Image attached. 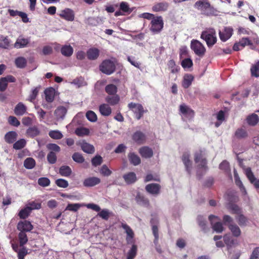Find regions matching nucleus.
I'll use <instances>...</instances> for the list:
<instances>
[{"label": "nucleus", "mask_w": 259, "mask_h": 259, "mask_svg": "<svg viewBox=\"0 0 259 259\" xmlns=\"http://www.w3.org/2000/svg\"><path fill=\"white\" fill-rule=\"evenodd\" d=\"M201 38L204 40L208 47H212L217 42L216 33L214 29H210L202 32Z\"/></svg>", "instance_id": "nucleus-1"}, {"label": "nucleus", "mask_w": 259, "mask_h": 259, "mask_svg": "<svg viewBox=\"0 0 259 259\" xmlns=\"http://www.w3.org/2000/svg\"><path fill=\"white\" fill-rule=\"evenodd\" d=\"M100 70L107 74L110 75L114 72L115 70V64L114 62L111 60L106 59L104 60L100 64Z\"/></svg>", "instance_id": "nucleus-2"}, {"label": "nucleus", "mask_w": 259, "mask_h": 259, "mask_svg": "<svg viewBox=\"0 0 259 259\" xmlns=\"http://www.w3.org/2000/svg\"><path fill=\"white\" fill-rule=\"evenodd\" d=\"M191 49L194 53L199 57H203L205 53L206 49L204 45L199 40L193 39L191 42Z\"/></svg>", "instance_id": "nucleus-3"}, {"label": "nucleus", "mask_w": 259, "mask_h": 259, "mask_svg": "<svg viewBox=\"0 0 259 259\" xmlns=\"http://www.w3.org/2000/svg\"><path fill=\"white\" fill-rule=\"evenodd\" d=\"M68 108L64 106H59L54 112L55 123L63 120L67 113Z\"/></svg>", "instance_id": "nucleus-4"}, {"label": "nucleus", "mask_w": 259, "mask_h": 259, "mask_svg": "<svg viewBox=\"0 0 259 259\" xmlns=\"http://www.w3.org/2000/svg\"><path fill=\"white\" fill-rule=\"evenodd\" d=\"M150 30L153 33L159 32L163 27V22L161 16H157L153 18L151 22Z\"/></svg>", "instance_id": "nucleus-5"}, {"label": "nucleus", "mask_w": 259, "mask_h": 259, "mask_svg": "<svg viewBox=\"0 0 259 259\" xmlns=\"http://www.w3.org/2000/svg\"><path fill=\"white\" fill-rule=\"evenodd\" d=\"M208 219L214 231L218 233L223 231L224 227L222 223L219 222L220 219L219 217L214 215H210Z\"/></svg>", "instance_id": "nucleus-6"}, {"label": "nucleus", "mask_w": 259, "mask_h": 259, "mask_svg": "<svg viewBox=\"0 0 259 259\" xmlns=\"http://www.w3.org/2000/svg\"><path fill=\"white\" fill-rule=\"evenodd\" d=\"M128 107L135 113L136 118L138 120L140 119L143 116L144 110L142 105L135 103H131L128 104Z\"/></svg>", "instance_id": "nucleus-7"}, {"label": "nucleus", "mask_w": 259, "mask_h": 259, "mask_svg": "<svg viewBox=\"0 0 259 259\" xmlns=\"http://www.w3.org/2000/svg\"><path fill=\"white\" fill-rule=\"evenodd\" d=\"M195 161L198 164L199 168H202L204 170L206 169V161L202 151L195 153Z\"/></svg>", "instance_id": "nucleus-8"}, {"label": "nucleus", "mask_w": 259, "mask_h": 259, "mask_svg": "<svg viewBox=\"0 0 259 259\" xmlns=\"http://www.w3.org/2000/svg\"><path fill=\"white\" fill-rule=\"evenodd\" d=\"M59 15L60 17L67 21H72L74 19V12L71 9L69 8H66L64 10H61L59 12Z\"/></svg>", "instance_id": "nucleus-9"}, {"label": "nucleus", "mask_w": 259, "mask_h": 259, "mask_svg": "<svg viewBox=\"0 0 259 259\" xmlns=\"http://www.w3.org/2000/svg\"><path fill=\"white\" fill-rule=\"evenodd\" d=\"M33 228L31 223L26 220L19 222L17 225V229L21 232H30Z\"/></svg>", "instance_id": "nucleus-10"}, {"label": "nucleus", "mask_w": 259, "mask_h": 259, "mask_svg": "<svg viewBox=\"0 0 259 259\" xmlns=\"http://www.w3.org/2000/svg\"><path fill=\"white\" fill-rule=\"evenodd\" d=\"M121 227L126 234V240L127 243L128 244H134V233L132 229L125 224H122Z\"/></svg>", "instance_id": "nucleus-11"}, {"label": "nucleus", "mask_w": 259, "mask_h": 259, "mask_svg": "<svg viewBox=\"0 0 259 259\" xmlns=\"http://www.w3.org/2000/svg\"><path fill=\"white\" fill-rule=\"evenodd\" d=\"M101 180L98 177H89L84 180L83 185L87 187H91L99 184Z\"/></svg>", "instance_id": "nucleus-12"}, {"label": "nucleus", "mask_w": 259, "mask_h": 259, "mask_svg": "<svg viewBox=\"0 0 259 259\" xmlns=\"http://www.w3.org/2000/svg\"><path fill=\"white\" fill-rule=\"evenodd\" d=\"M233 29L232 28L225 27L223 31H219L220 38L222 41H226L231 37Z\"/></svg>", "instance_id": "nucleus-13"}, {"label": "nucleus", "mask_w": 259, "mask_h": 259, "mask_svg": "<svg viewBox=\"0 0 259 259\" xmlns=\"http://www.w3.org/2000/svg\"><path fill=\"white\" fill-rule=\"evenodd\" d=\"M100 54V50L96 48H91L87 52L88 59L90 60H95L98 59Z\"/></svg>", "instance_id": "nucleus-14"}, {"label": "nucleus", "mask_w": 259, "mask_h": 259, "mask_svg": "<svg viewBox=\"0 0 259 259\" xmlns=\"http://www.w3.org/2000/svg\"><path fill=\"white\" fill-rule=\"evenodd\" d=\"M160 186L158 184L152 183L147 185L146 187V190L152 195H157L159 193Z\"/></svg>", "instance_id": "nucleus-15"}, {"label": "nucleus", "mask_w": 259, "mask_h": 259, "mask_svg": "<svg viewBox=\"0 0 259 259\" xmlns=\"http://www.w3.org/2000/svg\"><path fill=\"white\" fill-rule=\"evenodd\" d=\"M180 111L184 116L191 118L194 116L193 111L185 104L180 106Z\"/></svg>", "instance_id": "nucleus-16"}, {"label": "nucleus", "mask_w": 259, "mask_h": 259, "mask_svg": "<svg viewBox=\"0 0 259 259\" xmlns=\"http://www.w3.org/2000/svg\"><path fill=\"white\" fill-rule=\"evenodd\" d=\"M210 4L206 0H201L197 2L194 7L201 11L204 12L210 8Z\"/></svg>", "instance_id": "nucleus-17"}, {"label": "nucleus", "mask_w": 259, "mask_h": 259, "mask_svg": "<svg viewBox=\"0 0 259 259\" xmlns=\"http://www.w3.org/2000/svg\"><path fill=\"white\" fill-rule=\"evenodd\" d=\"M182 159L186 170L190 174L192 169V162L190 160V155L188 153H185L183 155Z\"/></svg>", "instance_id": "nucleus-18"}, {"label": "nucleus", "mask_w": 259, "mask_h": 259, "mask_svg": "<svg viewBox=\"0 0 259 259\" xmlns=\"http://www.w3.org/2000/svg\"><path fill=\"white\" fill-rule=\"evenodd\" d=\"M139 153L144 158H150L153 155V152L151 148L144 146L139 149Z\"/></svg>", "instance_id": "nucleus-19"}, {"label": "nucleus", "mask_w": 259, "mask_h": 259, "mask_svg": "<svg viewBox=\"0 0 259 259\" xmlns=\"http://www.w3.org/2000/svg\"><path fill=\"white\" fill-rule=\"evenodd\" d=\"M99 111L102 115L108 116L111 114L112 109L108 104H102L99 106Z\"/></svg>", "instance_id": "nucleus-20"}, {"label": "nucleus", "mask_w": 259, "mask_h": 259, "mask_svg": "<svg viewBox=\"0 0 259 259\" xmlns=\"http://www.w3.org/2000/svg\"><path fill=\"white\" fill-rule=\"evenodd\" d=\"M46 100L49 103L52 102L54 100L55 90L52 88L46 89L45 91Z\"/></svg>", "instance_id": "nucleus-21"}, {"label": "nucleus", "mask_w": 259, "mask_h": 259, "mask_svg": "<svg viewBox=\"0 0 259 259\" xmlns=\"http://www.w3.org/2000/svg\"><path fill=\"white\" fill-rule=\"evenodd\" d=\"M168 7V4L166 2H161L155 4L152 7L154 12H161L166 11Z\"/></svg>", "instance_id": "nucleus-22"}, {"label": "nucleus", "mask_w": 259, "mask_h": 259, "mask_svg": "<svg viewBox=\"0 0 259 259\" xmlns=\"http://www.w3.org/2000/svg\"><path fill=\"white\" fill-rule=\"evenodd\" d=\"M228 228L234 237H238L241 235V231L239 226H237L236 224L232 223L229 224Z\"/></svg>", "instance_id": "nucleus-23"}, {"label": "nucleus", "mask_w": 259, "mask_h": 259, "mask_svg": "<svg viewBox=\"0 0 259 259\" xmlns=\"http://www.w3.org/2000/svg\"><path fill=\"white\" fill-rule=\"evenodd\" d=\"M193 79L194 77L192 75L190 74H185L182 81L183 87L185 89L189 88L191 85Z\"/></svg>", "instance_id": "nucleus-24"}, {"label": "nucleus", "mask_w": 259, "mask_h": 259, "mask_svg": "<svg viewBox=\"0 0 259 259\" xmlns=\"http://www.w3.org/2000/svg\"><path fill=\"white\" fill-rule=\"evenodd\" d=\"M123 178L128 184L134 183L137 181L136 175L134 172H130L124 175Z\"/></svg>", "instance_id": "nucleus-25"}, {"label": "nucleus", "mask_w": 259, "mask_h": 259, "mask_svg": "<svg viewBox=\"0 0 259 259\" xmlns=\"http://www.w3.org/2000/svg\"><path fill=\"white\" fill-rule=\"evenodd\" d=\"M128 158L131 163L134 165H138L141 163L140 157L133 152H131L128 154Z\"/></svg>", "instance_id": "nucleus-26"}, {"label": "nucleus", "mask_w": 259, "mask_h": 259, "mask_svg": "<svg viewBox=\"0 0 259 259\" xmlns=\"http://www.w3.org/2000/svg\"><path fill=\"white\" fill-rule=\"evenodd\" d=\"M61 52L64 56L70 57L73 53V49L70 45H64L61 48Z\"/></svg>", "instance_id": "nucleus-27"}, {"label": "nucleus", "mask_w": 259, "mask_h": 259, "mask_svg": "<svg viewBox=\"0 0 259 259\" xmlns=\"http://www.w3.org/2000/svg\"><path fill=\"white\" fill-rule=\"evenodd\" d=\"M26 111V107L21 102L19 103L15 107L14 112L17 115H22Z\"/></svg>", "instance_id": "nucleus-28"}, {"label": "nucleus", "mask_w": 259, "mask_h": 259, "mask_svg": "<svg viewBox=\"0 0 259 259\" xmlns=\"http://www.w3.org/2000/svg\"><path fill=\"white\" fill-rule=\"evenodd\" d=\"M29 40L27 38L19 37L17 38L14 44V47L16 48H22L25 47L29 43Z\"/></svg>", "instance_id": "nucleus-29"}, {"label": "nucleus", "mask_w": 259, "mask_h": 259, "mask_svg": "<svg viewBox=\"0 0 259 259\" xmlns=\"http://www.w3.org/2000/svg\"><path fill=\"white\" fill-rule=\"evenodd\" d=\"M246 121L249 125L254 126L258 123L259 121V117L257 115L253 113L247 116Z\"/></svg>", "instance_id": "nucleus-30"}, {"label": "nucleus", "mask_w": 259, "mask_h": 259, "mask_svg": "<svg viewBox=\"0 0 259 259\" xmlns=\"http://www.w3.org/2000/svg\"><path fill=\"white\" fill-rule=\"evenodd\" d=\"M133 139L137 143L142 144L145 140V136L141 132H137L134 134Z\"/></svg>", "instance_id": "nucleus-31"}, {"label": "nucleus", "mask_w": 259, "mask_h": 259, "mask_svg": "<svg viewBox=\"0 0 259 259\" xmlns=\"http://www.w3.org/2000/svg\"><path fill=\"white\" fill-rule=\"evenodd\" d=\"M17 136V134L15 132H9L5 136V141L8 143H12L16 140Z\"/></svg>", "instance_id": "nucleus-32"}, {"label": "nucleus", "mask_w": 259, "mask_h": 259, "mask_svg": "<svg viewBox=\"0 0 259 259\" xmlns=\"http://www.w3.org/2000/svg\"><path fill=\"white\" fill-rule=\"evenodd\" d=\"M235 219L240 227H245L248 223L247 219L242 214L236 215Z\"/></svg>", "instance_id": "nucleus-33"}, {"label": "nucleus", "mask_w": 259, "mask_h": 259, "mask_svg": "<svg viewBox=\"0 0 259 259\" xmlns=\"http://www.w3.org/2000/svg\"><path fill=\"white\" fill-rule=\"evenodd\" d=\"M113 96H108L105 98V101L111 105L117 104L120 100L119 96L117 95H113Z\"/></svg>", "instance_id": "nucleus-34"}, {"label": "nucleus", "mask_w": 259, "mask_h": 259, "mask_svg": "<svg viewBox=\"0 0 259 259\" xmlns=\"http://www.w3.org/2000/svg\"><path fill=\"white\" fill-rule=\"evenodd\" d=\"M81 147V149L85 153L92 154L95 152L94 147L88 143H83Z\"/></svg>", "instance_id": "nucleus-35"}, {"label": "nucleus", "mask_w": 259, "mask_h": 259, "mask_svg": "<svg viewBox=\"0 0 259 259\" xmlns=\"http://www.w3.org/2000/svg\"><path fill=\"white\" fill-rule=\"evenodd\" d=\"M71 169L68 166H62L59 169L60 174L63 177H68L71 175Z\"/></svg>", "instance_id": "nucleus-36"}, {"label": "nucleus", "mask_w": 259, "mask_h": 259, "mask_svg": "<svg viewBox=\"0 0 259 259\" xmlns=\"http://www.w3.org/2000/svg\"><path fill=\"white\" fill-rule=\"evenodd\" d=\"M136 200L138 204L143 206H147L149 204L148 200L140 194L137 195Z\"/></svg>", "instance_id": "nucleus-37"}, {"label": "nucleus", "mask_w": 259, "mask_h": 259, "mask_svg": "<svg viewBox=\"0 0 259 259\" xmlns=\"http://www.w3.org/2000/svg\"><path fill=\"white\" fill-rule=\"evenodd\" d=\"M224 241L225 244L228 246L231 247L237 244L236 241L230 235L226 234L224 236Z\"/></svg>", "instance_id": "nucleus-38"}, {"label": "nucleus", "mask_w": 259, "mask_h": 259, "mask_svg": "<svg viewBox=\"0 0 259 259\" xmlns=\"http://www.w3.org/2000/svg\"><path fill=\"white\" fill-rule=\"evenodd\" d=\"M105 91L109 95H116L117 88L113 84H109L105 87Z\"/></svg>", "instance_id": "nucleus-39"}, {"label": "nucleus", "mask_w": 259, "mask_h": 259, "mask_svg": "<svg viewBox=\"0 0 259 259\" xmlns=\"http://www.w3.org/2000/svg\"><path fill=\"white\" fill-rule=\"evenodd\" d=\"M169 69H170V72L172 73H177L180 70V67L177 66L175 62L173 60H170L168 61L167 64Z\"/></svg>", "instance_id": "nucleus-40"}, {"label": "nucleus", "mask_w": 259, "mask_h": 259, "mask_svg": "<svg viewBox=\"0 0 259 259\" xmlns=\"http://www.w3.org/2000/svg\"><path fill=\"white\" fill-rule=\"evenodd\" d=\"M137 246L135 244H133L131 248L127 252V259H134L137 254Z\"/></svg>", "instance_id": "nucleus-41"}, {"label": "nucleus", "mask_w": 259, "mask_h": 259, "mask_svg": "<svg viewBox=\"0 0 259 259\" xmlns=\"http://www.w3.org/2000/svg\"><path fill=\"white\" fill-rule=\"evenodd\" d=\"M31 212L30 209L29 207L26 206V207L22 209L19 212V217L22 219H26L28 217Z\"/></svg>", "instance_id": "nucleus-42"}, {"label": "nucleus", "mask_w": 259, "mask_h": 259, "mask_svg": "<svg viewBox=\"0 0 259 259\" xmlns=\"http://www.w3.org/2000/svg\"><path fill=\"white\" fill-rule=\"evenodd\" d=\"M84 204L74 203L68 204L66 208V210H68L72 211H77L80 207L84 206Z\"/></svg>", "instance_id": "nucleus-43"}, {"label": "nucleus", "mask_w": 259, "mask_h": 259, "mask_svg": "<svg viewBox=\"0 0 259 259\" xmlns=\"http://www.w3.org/2000/svg\"><path fill=\"white\" fill-rule=\"evenodd\" d=\"M49 136L54 139L59 140L63 138L61 132L58 130L51 131L49 133Z\"/></svg>", "instance_id": "nucleus-44"}, {"label": "nucleus", "mask_w": 259, "mask_h": 259, "mask_svg": "<svg viewBox=\"0 0 259 259\" xmlns=\"http://www.w3.org/2000/svg\"><path fill=\"white\" fill-rule=\"evenodd\" d=\"M35 165V161L32 158H27L24 162V165L27 169H31Z\"/></svg>", "instance_id": "nucleus-45"}, {"label": "nucleus", "mask_w": 259, "mask_h": 259, "mask_svg": "<svg viewBox=\"0 0 259 259\" xmlns=\"http://www.w3.org/2000/svg\"><path fill=\"white\" fill-rule=\"evenodd\" d=\"M75 133L78 136H84L89 134V130L85 127H79L76 129Z\"/></svg>", "instance_id": "nucleus-46"}, {"label": "nucleus", "mask_w": 259, "mask_h": 259, "mask_svg": "<svg viewBox=\"0 0 259 259\" xmlns=\"http://www.w3.org/2000/svg\"><path fill=\"white\" fill-rule=\"evenodd\" d=\"M217 119L218 121L215 123V127H219L225 120V113L224 111L221 110L217 114Z\"/></svg>", "instance_id": "nucleus-47"}, {"label": "nucleus", "mask_w": 259, "mask_h": 259, "mask_svg": "<svg viewBox=\"0 0 259 259\" xmlns=\"http://www.w3.org/2000/svg\"><path fill=\"white\" fill-rule=\"evenodd\" d=\"M18 238L20 246H23L28 241V238L25 232H20L18 234Z\"/></svg>", "instance_id": "nucleus-48"}, {"label": "nucleus", "mask_w": 259, "mask_h": 259, "mask_svg": "<svg viewBox=\"0 0 259 259\" xmlns=\"http://www.w3.org/2000/svg\"><path fill=\"white\" fill-rule=\"evenodd\" d=\"M10 45V41L7 37L0 35V47L4 49H7Z\"/></svg>", "instance_id": "nucleus-49"}, {"label": "nucleus", "mask_w": 259, "mask_h": 259, "mask_svg": "<svg viewBox=\"0 0 259 259\" xmlns=\"http://www.w3.org/2000/svg\"><path fill=\"white\" fill-rule=\"evenodd\" d=\"M235 135L237 138L242 139L247 137L248 135L245 130L241 128L236 130Z\"/></svg>", "instance_id": "nucleus-50"}, {"label": "nucleus", "mask_w": 259, "mask_h": 259, "mask_svg": "<svg viewBox=\"0 0 259 259\" xmlns=\"http://www.w3.org/2000/svg\"><path fill=\"white\" fill-rule=\"evenodd\" d=\"M251 75L257 77L259 76V61L253 65L250 69Z\"/></svg>", "instance_id": "nucleus-51"}, {"label": "nucleus", "mask_w": 259, "mask_h": 259, "mask_svg": "<svg viewBox=\"0 0 259 259\" xmlns=\"http://www.w3.org/2000/svg\"><path fill=\"white\" fill-rule=\"evenodd\" d=\"M15 64L17 67L23 68L26 64V60L22 57H20L16 59Z\"/></svg>", "instance_id": "nucleus-52"}, {"label": "nucleus", "mask_w": 259, "mask_h": 259, "mask_svg": "<svg viewBox=\"0 0 259 259\" xmlns=\"http://www.w3.org/2000/svg\"><path fill=\"white\" fill-rule=\"evenodd\" d=\"M85 115L87 119L91 122H94L97 120V116L96 114L93 111H88L86 113Z\"/></svg>", "instance_id": "nucleus-53"}, {"label": "nucleus", "mask_w": 259, "mask_h": 259, "mask_svg": "<svg viewBox=\"0 0 259 259\" xmlns=\"http://www.w3.org/2000/svg\"><path fill=\"white\" fill-rule=\"evenodd\" d=\"M25 145L26 141L24 139H22L14 143L13 145V148L16 150H19L24 147Z\"/></svg>", "instance_id": "nucleus-54"}, {"label": "nucleus", "mask_w": 259, "mask_h": 259, "mask_svg": "<svg viewBox=\"0 0 259 259\" xmlns=\"http://www.w3.org/2000/svg\"><path fill=\"white\" fill-rule=\"evenodd\" d=\"M39 133L38 130L35 127L29 128L27 131V135L31 137H34L37 136Z\"/></svg>", "instance_id": "nucleus-55"}, {"label": "nucleus", "mask_w": 259, "mask_h": 259, "mask_svg": "<svg viewBox=\"0 0 259 259\" xmlns=\"http://www.w3.org/2000/svg\"><path fill=\"white\" fill-rule=\"evenodd\" d=\"M38 184L41 187L48 186L50 184V180L46 177H42L38 180Z\"/></svg>", "instance_id": "nucleus-56"}, {"label": "nucleus", "mask_w": 259, "mask_h": 259, "mask_svg": "<svg viewBox=\"0 0 259 259\" xmlns=\"http://www.w3.org/2000/svg\"><path fill=\"white\" fill-rule=\"evenodd\" d=\"M56 184L59 187L65 188L68 186V182L63 179H59L55 182Z\"/></svg>", "instance_id": "nucleus-57"}, {"label": "nucleus", "mask_w": 259, "mask_h": 259, "mask_svg": "<svg viewBox=\"0 0 259 259\" xmlns=\"http://www.w3.org/2000/svg\"><path fill=\"white\" fill-rule=\"evenodd\" d=\"M72 157L73 160L77 163H82L84 160V159L82 155L77 152L74 153Z\"/></svg>", "instance_id": "nucleus-58"}, {"label": "nucleus", "mask_w": 259, "mask_h": 259, "mask_svg": "<svg viewBox=\"0 0 259 259\" xmlns=\"http://www.w3.org/2000/svg\"><path fill=\"white\" fill-rule=\"evenodd\" d=\"M47 159L50 163H55L57 160L56 153L53 151H51L47 155Z\"/></svg>", "instance_id": "nucleus-59"}, {"label": "nucleus", "mask_w": 259, "mask_h": 259, "mask_svg": "<svg viewBox=\"0 0 259 259\" xmlns=\"http://www.w3.org/2000/svg\"><path fill=\"white\" fill-rule=\"evenodd\" d=\"M120 9L124 12L130 13L132 12V10L129 7V5L126 2H122L120 4Z\"/></svg>", "instance_id": "nucleus-60"}, {"label": "nucleus", "mask_w": 259, "mask_h": 259, "mask_svg": "<svg viewBox=\"0 0 259 259\" xmlns=\"http://www.w3.org/2000/svg\"><path fill=\"white\" fill-rule=\"evenodd\" d=\"M182 66L186 69L191 67L193 65V62L190 58H187L183 60L181 63Z\"/></svg>", "instance_id": "nucleus-61"}, {"label": "nucleus", "mask_w": 259, "mask_h": 259, "mask_svg": "<svg viewBox=\"0 0 259 259\" xmlns=\"http://www.w3.org/2000/svg\"><path fill=\"white\" fill-rule=\"evenodd\" d=\"M28 254V250L25 247H23L18 251V259H24L25 256Z\"/></svg>", "instance_id": "nucleus-62"}, {"label": "nucleus", "mask_w": 259, "mask_h": 259, "mask_svg": "<svg viewBox=\"0 0 259 259\" xmlns=\"http://www.w3.org/2000/svg\"><path fill=\"white\" fill-rule=\"evenodd\" d=\"M27 207H29L30 209V211L33 209H38L41 207V204L40 203L36 202L35 201H32L29 202L28 204L26 205Z\"/></svg>", "instance_id": "nucleus-63"}, {"label": "nucleus", "mask_w": 259, "mask_h": 259, "mask_svg": "<svg viewBox=\"0 0 259 259\" xmlns=\"http://www.w3.org/2000/svg\"><path fill=\"white\" fill-rule=\"evenodd\" d=\"M110 212L108 209H104L102 210L98 215L104 220H107L109 219Z\"/></svg>", "instance_id": "nucleus-64"}]
</instances>
